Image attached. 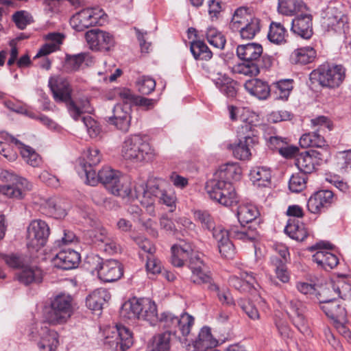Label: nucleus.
Masks as SVG:
<instances>
[{"label": "nucleus", "mask_w": 351, "mask_h": 351, "mask_svg": "<svg viewBox=\"0 0 351 351\" xmlns=\"http://www.w3.org/2000/svg\"><path fill=\"white\" fill-rule=\"evenodd\" d=\"M188 259L192 271V282L197 285H204L210 290H218L200 254L193 251L191 244L184 243L171 247V261L173 266L182 267Z\"/></svg>", "instance_id": "f257e3e1"}, {"label": "nucleus", "mask_w": 351, "mask_h": 351, "mask_svg": "<svg viewBox=\"0 0 351 351\" xmlns=\"http://www.w3.org/2000/svg\"><path fill=\"white\" fill-rule=\"evenodd\" d=\"M119 313L122 319L132 322L144 320L154 325L157 320L156 305L149 298H134L126 301Z\"/></svg>", "instance_id": "f03ea898"}, {"label": "nucleus", "mask_w": 351, "mask_h": 351, "mask_svg": "<svg viewBox=\"0 0 351 351\" xmlns=\"http://www.w3.org/2000/svg\"><path fill=\"white\" fill-rule=\"evenodd\" d=\"M259 215L257 208L252 204L240 205L237 209V218L239 225H232L230 234L233 239L244 241H254L258 237V232L251 226H245V223H252Z\"/></svg>", "instance_id": "7ed1b4c3"}, {"label": "nucleus", "mask_w": 351, "mask_h": 351, "mask_svg": "<svg viewBox=\"0 0 351 351\" xmlns=\"http://www.w3.org/2000/svg\"><path fill=\"white\" fill-rule=\"evenodd\" d=\"M121 156L132 162L149 160L154 156L150 144L141 136L134 134L127 136L122 143Z\"/></svg>", "instance_id": "20e7f679"}, {"label": "nucleus", "mask_w": 351, "mask_h": 351, "mask_svg": "<svg viewBox=\"0 0 351 351\" xmlns=\"http://www.w3.org/2000/svg\"><path fill=\"white\" fill-rule=\"evenodd\" d=\"M209 197L224 206H232L238 202V197L232 182L219 178L215 173L206 184Z\"/></svg>", "instance_id": "39448f33"}, {"label": "nucleus", "mask_w": 351, "mask_h": 351, "mask_svg": "<svg viewBox=\"0 0 351 351\" xmlns=\"http://www.w3.org/2000/svg\"><path fill=\"white\" fill-rule=\"evenodd\" d=\"M98 179L114 195L125 197H129L132 193L130 178L110 167L101 169L98 172Z\"/></svg>", "instance_id": "423d86ee"}, {"label": "nucleus", "mask_w": 351, "mask_h": 351, "mask_svg": "<svg viewBox=\"0 0 351 351\" xmlns=\"http://www.w3.org/2000/svg\"><path fill=\"white\" fill-rule=\"evenodd\" d=\"M71 301L69 295H57L51 301L50 306L45 308L44 322L52 325L66 322L72 313Z\"/></svg>", "instance_id": "0eeeda50"}, {"label": "nucleus", "mask_w": 351, "mask_h": 351, "mask_svg": "<svg viewBox=\"0 0 351 351\" xmlns=\"http://www.w3.org/2000/svg\"><path fill=\"white\" fill-rule=\"evenodd\" d=\"M29 338L35 342L38 351H55L58 346V334L45 322H36L29 328Z\"/></svg>", "instance_id": "6e6552de"}, {"label": "nucleus", "mask_w": 351, "mask_h": 351, "mask_svg": "<svg viewBox=\"0 0 351 351\" xmlns=\"http://www.w3.org/2000/svg\"><path fill=\"white\" fill-rule=\"evenodd\" d=\"M0 179L6 183L0 186V192L10 198L21 199L32 189V184L25 178L19 176L12 171L2 170Z\"/></svg>", "instance_id": "1a4fd4ad"}, {"label": "nucleus", "mask_w": 351, "mask_h": 351, "mask_svg": "<svg viewBox=\"0 0 351 351\" xmlns=\"http://www.w3.org/2000/svg\"><path fill=\"white\" fill-rule=\"evenodd\" d=\"M345 77V69L341 65L323 64L310 74L313 83L317 82L322 86L338 87Z\"/></svg>", "instance_id": "9d476101"}, {"label": "nucleus", "mask_w": 351, "mask_h": 351, "mask_svg": "<svg viewBox=\"0 0 351 351\" xmlns=\"http://www.w3.org/2000/svg\"><path fill=\"white\" fill-rule=\"evenodd\" d=\"M158 320H159L160 326L167 330L165 332H168L171 337L173 336L178 339L180 337L177 335L178 330L181 332L182 336H187L194 323V318L188 313H182L180 317H178L170 312L161 313L160 317H157L156 321Z\"/></svg>", "instance_id": "9b49d317"}, {"label": "nucleus", "mask_w": 351, "mask_h": 351, "mask_svg": "<svg viewBox=\"0 0 351 351\" xmlns=\"http://www.w3.org/2000/svg\"><path fill=\"white\" fill-rule=\"evenodd\" d=\"M258 142V137L254 134L250 125L245 123L238 131V141L230 144L229 148L233 156L239 160L249 159L252 155L251 149Z\"/></svg>", "instance_id": "f8f14e48"}, {"label": "nucleus", "mask_w": 351, "mask_h": 351, "mask_svg": "<svg viewBox=\"0 0 351 351\" xmlns=\"http://www.w3.org/2000/svg\"><path fill=\"white\" fill-rule=\"evenodd\" d=\"M104 344L116 351H125L133 343L130 331L122 325L108 326L104 330Z\"/></svg>", "instance_id": "ddd939ff"}, {"label": "nucleus", "mask_w": 351, "mask_h": 351, "mask_svg": "<svg viewBox=\"0 0 351 351\" xmlns=\"http://www.w3.org/2000/svg\"><path fill=\"white\" fill-rule=\"evenodd\" d=\"M104 12L99 8L84 9L74 14L70 21L77 31H83L93 25H101L106 21Z\"/></svg>", "instance_id": "4468645a"}, {"label": "nucleus", "mask_w": 351, "mask_h": 351, "mask_svg": "<svg viewBox=\"0 0 351 351\" xmlns=\"http://www.w3.org/2000/svg\"><path fill=\"white\" fill-rule=\"evenodd\" d=\"M27 232V246L29 249L36 251L45 245L50 234L48 224L41 219L32 221L28 226Z\"/></svg>", "instance_id": "2eb2a0df"}, {"label": "nucleus", "mask_w": 351, "mask_h": 351, "mask_svg": "<svg viewBox=\"0 0 351 351\" xmlns=\"http://www.w3.org/2000/svg\"><path fill=\"white\" fill-rule=\"evenodd\" d=\"M286 312L293 324L302 333L309 331L308 323L304 315L305 306L302 302L291 298H285Z\"/></svg>", "instance_id": "dca6fc26"}, {"label": "nucleus", "mask_w": 351, "mask_h": 351, "mask_svg": "<svg viewBox=\"0 0 351 351\" xmlns=\"http://www.w3.org/2000/svg\"><path fill=\"white\" fill-rule=\"evenodd\" d=\"M332 247V245L329 243L320 242L309 248L311 251L319 250L313 254V261L325 270L332 269L339 263L337 256L328 251Z\"/></svg>", "instance_id": "f3484780"}, {"label": "nucleus", "mask_w": 351, "mask_h": 351, "mask_svg": "<svg viewBox=\"0 0 351 351\" xmlns=\"http://www.w3.org/2000/svg\"><path fill=\"white\" fill-rule=\"evenodd\" d=\"M85 38L93 50L109 51L114 45L113 36L109 32L99 29H93L85 34Z\"/></svg>", "instance_id": "a211bd4d"}, {"label": "nucleus", "mask_w": 351, "mask_h": 351, "mask_svg": "<svg viewBox=\"0 0 351 351\" xmlns=\"http://www.w3.org/2000/svg\"><path fill=\"white\" fill-rule=\"evenodd\" d=\"M131 107L128 104H118L112 109V115L106 118V121L118 130L127 132L130 126Z\"/></svg>", "instance_id": "6ab92c4d"}, {"label": "nucleus", "mask_w": 351, "mask_h": 351, "mask_svg": "<svg viewBox=\"0 0 351 351\" xmlns=\"http://www.w3.org/2000/svg\"><path fill=\"white\" fill-rule=\"evenodd\" d=\"M49 86L56 102H63L67 105L71 100L72 88L65 77L60 75L51 77Z\"/></svg>", "instance_id": "aec40b11"}, {"label": "nucleus", "mask_w": 351, "mask_h": 351, "mask_svg": "<svg viewBox=\"0 0 351 351\" xmlns=\"http://www.w3.org/2000/svg\"><path fill=\"white\" fill-rule=\"evenodd\" d=\"M313 16L307 9L299 12L291 22V31L304 39L310 38L313 35Z\"/></svg>", "instance_id": "412c9836"}, {"label": "nucleus", "mask_w": 351, "mask_h": 351, "mask_svg": "<svg viewBox=\"0 0 351 351\" xmlns=\"http://www.w3.org/2000/svg\"><path fill=\"white\" fill-rule=\"evenodd\" d=\"M230 237L233 238L230 234V229L226 230L219 227L214 230L213 238L217 242L219 252L226 258H232L235 254V248Z\"/></svg>", "instance_id": "4be33fe9"}, {"label": "nucleus", "mask_w": 351, "mask_h": 351, "mask_svg": "<svg viewBox=\"0 0 351 351\" xmlns=\"http://www.w3.org/2000/svg\"><path fill=\"white\" fill-rule=\"evenodd\" d=\"M166 184L167 182L165 180L155 178L153 184L150 185L148 189L145 182L143 181L141 183L136 184L134 186L136 197L137 199L141 197L145 198L152 195L155 197L158 198L167 191L165 189Z\"/></svg>", "instance_id": "5701e85b"}, {"label": "nucleus", "mask_w": 351, "mask_h": 351, "mask_svg": "<svg viewBox=\"0 0 351 351\" xmlns=\"http://www.w3.org/2000/svg\"><path fill=\"white\" fill-rule=\"evenodd\" d=\"M123 273L121 264L116 260L110 259L104 261L97 276L101 280L110 282L119 280Z\"/></svg>", "instance_id": "b1692460"}, {"label": "nucleus", "mask_w": 351, "mask_h": 351, "mask_svg": "<svg viewBox=\"0 0 351 351\" xmlns=\"http://www.w3.org/2000/svg\"><path fill=\"white\" fill-rule=\"evenodd\" d=\"M324 155L315 150L304 152L300 154L295 159V165L300 172L306 175L315 170V160H324Z\"/></svg>", "instance_id": "393cba45"}, {"label": "nucleus", "mask_w": 351, "mask_h": 351, "mask_svg": "<svg viewBox=\"0 0 351 351\" xmlns=\"http://www.w3.org/2000/svg\"><path fill=\"white\" fill-rule=\"evenodd\" d=\"M80 261V254L70 249L61 250L53 259L55 266L63 270H69L77 267Z\"/></svg>", "instance_id": "a878e982"}, {"label": "nucleus", "mask_w": 351, "mask_h": 351, "mask_svg": "<svg viewBox=\"0 0 351 351\" xmlns=\"http://www.w3.org/2000/svg\"><path fill=\"white\" fill-rule=\"evenodd\" d=\"M40 211L43 215L55 219H62L66 215L65 208L62 206L60 201L56 197L41 199Z\"/></svg>", "instance_id": "bb28decb"}, {"label": "nucleus", "mask_w": 351, "mask_h": 351, "mask_svg": "<svg viewBox=\"0 0 351 351\" xmlns=\"http://www.w3.org/2000/svg\"><path fill=\"white\" fill-rule=\"evenodd\" d=\"M237 54L240 59L245 62L258 63L263 55V47L260 44L255 43L241 45L237 48Z\"/></svg>", "instance_id": "cd10ccee"}, {"label": "nucleus", "mask_w": 351, "mask_h": 351, "mask_svg": "<svg viewBox=\"0 0 351 351\" xmlns=\"http://www.w3.org/2000/svg\"><path fill=\"white\" fill-rule=\"evenodd\" d=\"M110 298V295L106 289H98L86 298V304L89 309L100 311Z\"/></svg>", "instance_id": "c85d7f7f"}, {"label": "nucleus", "mask_w": 351, "mask_h": 351, "mask_svg": "<svg viewBox=\"0 0 351 351\" xmlns=\"http://www.w3.org/2000/svg\"><path fill=\"white\" fill-rule=\"evenodd\" d=\"M18 280L28 285L32 283H39L43 279V272L37 267L24 266L16 274Z\"/></svg>", "instance_id": "c756f323"}, {"label": "nucleus", "mask_w": 351, "mask_h": 351, "mask_svg": "<svg viewBox=\"0 0 351 351\" xmlns=\"http://www.w3.org/2000/svg\"><path fill=\"white\" fill-rule=\"evenodd\" d=\"M244 87L250 95L259 99H267L271 91L270 88L265 82L256 78L246 81Z\"/></svg>", "instance_id": "7c9ffc66"}, {"label": "nucleus", "mask_w": 351, "mask_h": 351, "mask_svg": "<svg viewBox=\"0 0 351 351\" xmlns=\"http://www.w3.org/2000/svg\"><path fill=\"white\" fill-rule=\"evenodd\" d=\"M343 14L335 7L328 6L322 14L323 23L335 31L343 25Z\"/></svg>", "instance_id": "2f4dec72"}, {"label": "nucleus", "mask_w": 351, "mask_h": 351, "mask_svg": "<svg viewBox=\"0 0 351 351\" xmlns=\"http://www.w3.org/2000/svg\"><path fill=\"white\" fill-rule=\"evenodd\" d=\"M66 107L70 115L75 120H77L82 114L90 113L93 111L90 101L86 97H80L75 101L71 99Z\"/></svg>", "instance_id": "473e14b6"}, {"label": "nucleus", "mask_w": 351, "mask_h": 351, "mask_svg": "<svg viewBox=\"0 0 351 351\" xmlns=\"http://www.w3.org/2000/svg\"><path fill=\"white\" fill-rule=\"evenodd\" d=\"M9 139L18 146L23 158L28 165L32 167H38L40 165L41 158L33 148L24 145L12 136H9Z\"/></svg>", "instance_id": "72a5a7b5"}, {"label": "nucleus", "mask_w": 351, "mask_h": 351, "mask_svg": "<svg viewBox=\"0 0 351 351\" xmlns=\"http://www.w3.org/2000/svg\"><path fill=\"white\" fill-rule=\"evenodd\" d=\"M217 345V341L213 338L208 327H203L201 329L197 339L193 343L194 348L198 351L210 350Z\"/></svg>", "instance_id": "f704fd0d"}, {"label": "nucleus", "mask_w": 351, "mask_h": 351, "mask_svg": "<svg viewBox=\"0 0 351 351\" xmlns=\"http://www.w3.org/2000/svg\"><path fill=\"white\" fill-rule=\"evenodd\" d=\"M257 19L255 17L247 8L241 7L237 8L230 23V27L232 31H237L241 26H245L246 24L252 21L253 19Z\"/></svg>", "instance_id": "c9c22d12"}, {"label": "nucleus", "mask_w": 351, "mask_h": 351, "mask_svg": "<svg viewBox=\"0 0 351 351\" xmlns=\"http://www.w3.org/2000/svg\"><path fill=\"white\" fill-rule=\"evenodd\" d=\"M307 9L302 0H279L278 11L285 15H298L299 12Z\"/></svg>", "instance_id": "e433bc0d"}, {"label": "nucleus", "mask_w": 351, "mask_h": 351, "mask_svg": "<svg viewBox=\"0 0 351 351\" xmlns=\"http://www.w3.org/2000/svg\"><path fill=\"white\" fill-rule=\"evenodd\" d=\"M250 178L255 186H268L271 183L270 169L264 167H254L250 171Z\"/></svg>", "instance_id": "4c0bfd02"}, {"label": "nucleus", "mask_w": 351, "mask_h": 351, "mask_svg": "<svg viewBox=\"0 0 351 351\" xmlns=\"http://www.w3.org/2000/svg\"><path fill=\"white\" fill-rule=\"evenodd\" d=\"M316 52L313 47L307 46L293 51L290 59L294 64H306L312 62L315 58Z\"/></svg>", "instance_id": "58836bf2"}, {"label": "nucleus", "mask_w": 351, "mask_h": 351, "mask_svg": "<svg viewBox=\"0 0 351 351\" xmlns=\"http://www.w3.org/2000/svg\"><path fill=\"white\" fill-rule=\"evenodd\" d=\"M321 308L325 313L326 316L335 321L336 319L346 320L347 312L344 307L337 301L326 302L321 305Z\"/></svg>", "instance_id": "ea45409f"}, {"label": "nucleus", "mask_w": 351, "mask_h": 351, "mask_svg": "<svg viewBox=\"0 0 351 351\" xmlns=\"http://www.w3.org/2000/svg\"><path fill=\"white\" fill-rule=\"evenodd\" d=\"M285 231L291 239L298 241H304L308 236L304 224L296 219H289Z\"/></svg>", "instance_id": "a19ab883"}, {"label": "nucleus", "mask_w": 351, "mask_h": 351, "mask_svg": "<svg viewBox=\"0 0 351 351\" xmlns=\"http://www.w3.org/2000/svg\"><path fill=\"white\" fill-rule=\"evenodd\" d=\"M171 340L170 334L163 332L152 337L147 351H168Z\"/></svg>", "instance_id": "79ce46f5"}, {"label": "nucleus", "mask_w": 351, "mask_h": 351, "mask_svg": "<svg viewBox=\"0 0 351 351\" xmlns=\"http://www.w3.org/2000/svg\"><path fill=\"white\" fill-rule=\"evenodd\" d=\"M241 169L234 163H227L220 167L216 172L223 180L232 182V180H239L241 177Z\"/></svg>", "instance_id": "37998d69"}, {"label": "nucleus", "mask_w": 351, "mask_h": 351, "mask_svg": "<svg viewBox=\"0 0 351 351\" xmlns=\"http://www.w3.org/2000/svg\"><path fill=\"white\" fill-rule=\"evenodd\" d=\"M300 144L303 147H316L323 148L326 144L324 137L318 131L303 134L300 138Z\"/></svg>", "instance_id": "c03bdc74"}, {"label": "nucleus", "mask_w": 351, "mask_h": 351, "mask_svg": "<svg viewBox=\"0 0 351 351\" xmlns=\"http://www.w3.org/2000/svg\"><path fill=\"white\" fill-rule=\"evenodd\" d=\"M190 49L195 60H210L213 56L208 46L201 40L192 42L191 43Z\"/></svg>", "instance_id": "a18cd8bd"}, {"label": "nucleus", "mask_w": 351, "mask_h": 351, "mask_svg": "<svg viewBox=\"0 0 351 351\" xmlns=\"http://www.w3.org/2000/svg\"><path fill=\"white\" fill-rule=\"evenodd\" d=\"M62 38L63 36L60 34L51 33L48 34L47 39L50 42L43 45L40 49L34 58H36L40 56H44L54 51L58 48V45L62 43Z\"/></svg>", "instance_id": "49530a36"}, {"label": "nucleus", "mask_w": 351, "mask_h": 351, "mask_svg": "<svg viewBox=\"0 0 351 351\" xmlns=\"http://www.w3.org/2000/svg\"><path fill=\"white\" fill-rule=\"evenodd\" d=\"M336 170L343 173L351 169V150L339 152L335 160Z\"/></svg>", "instance_id": "de8ad7c7"}, {"label": "nucleus", "mask_w": 351, "mask_h": 351, "mask_svg": "<svg viewBox=\"0 0 351 351\" xmlns=\"http://www.w3.org/2000/svg\"><path fill=\"white\" fill-rule=\"evenodd\" d=\"M338 287L336 282H330L326 284V287L322 288L319 293L320 297V303L324 305L326 302H334L338 298Z\"/></svg>", "instance_id": "09e8293b"}, {"label": "nucleus", "mask_w": 351, "mask_h": 351, "mask_svg": "<svg viewBox=\"0 0 351 351\" xmlns=\"http://www.w3.org/2000/svg\"><path fill=\"white\" fill-rule=\"evenodd\" d=\"M93 166L94 165H87L86 163L80 162L77 167L78 173L82 176H84L86 178V182L91 186H95L99 182L98 173H97L93 169Z\"/></svg>", "instance_id": "8fccbe9b"}, {"label": "nucleus", "mask_w": 351, "mask_h": 351, "mask_svg": "<svg viewBox=\"0 0 351 351\" xmlns=\"http://www.w3.org/2000/svg\"><path fill=\"white\" fill-rule=\"evenodd\" d=\"M232 72L234 73L242 74L244 75L255 76L257 75L259 71V64L256 62H243L235 64L232 67Z\"/></svg>", "instance_id": "3c124183"}, {"label": "nucleus", "mask_w": 351, "mask_h": 351, "mask_svg": "<svg viewBox=\"0 0 351 351\" xmlns=\"http://www.w3.org/2000/svg\"><path fill=\"white\" fill-rule=\"evenodd\" d=\"M216 85L220 91L228 97H234L237 94L236 82L227 77L218 78Z\"/></svg>", "instance_id": "603ef678"}, {"label": "nucleus", "mask_w": 351, "mask_h": 351, "mask_svg": "<svg viewBox=\"0 0 351 351\" xmlns=\"http://www.w3.org/2000/svg\"><path fill=\"white\" fill-rule=\"evenodd\" d=\"M285 28L280 23L272 22L267 36L271 42L280 44L285 41Z\"/></svg>", "instance_id": "864d4df0"}, {"label": "nucleus", "mask_w": 351, "mask_h": 351, "mask_svg": "<svg viewBox=\"0 0 351 351\" xmlns=\"http://www.w3.org/2000/svg\"><path fill=\"white\" fill-rule=\"evenodd\" d=\"M260 31V20L257 18L250 21L246 25L241 26L237 32H239L241 38L252 39Z\"/></svg>", "instance_id": "5fc2aeb1"}, {"label": "nucleus", "mask_w": 351, "mask_h": 351, "mask_svg": "<svg viewBox=\"0 0 351 351\" xmlns=\"http://www.w3.org/2000/svg\"><path fill=\"white\" fill-rule=\"evenodd\" d=\"M292 82L291 80H282L273 84V88L276 89V99H287L293 88Z\"/></svg>", "instance_id": "6e6d98bb"}, {"label": "nucleus", "mask_w": 351, "mask_h": 351, "mask_svg": "<svg viewBox=\"0 0 351 351\" xmlns=\"http://www.w3.org/2000/svg\"><path fill=\"white\" fill-rule=\"evenodd\" d=\"M206 36L208 42L217 49H223L226 45V39L223 34L216 28L209 27L207 29Z\"/></svg>", "instance_id": "4d7b16f0"}, {"label": "nucleus", "mask_w": 351, "mask_h": 351, "mask_svg": "<svg viewBox=\"0 0 351 351\" xmlns=\"http://www.w3.org/2000/svg\"><path fill=\"white\" fill-rule=\"evenodd\" d=\"M306 176L302 173L293 174L289 179V188L293 193H299L306 188Z\"/></svg>", "instance_id": "13d9d810"}, {"label": "nucleus", "mask_w": 351, "mask_h": 351, "mask_svg": "<svg viewBox=\"0 0 351 351\" xmlns=\"http://www.w3.org/2000/svg\"><path fill=\"white\" fill-rule=\"evenodd\" d=\"M138 91L143 95H149L156 87L155 80L149 76H141L136 81Z\"/></svg>", "instance_id": "bf43d9fd"}, {"label": "nucleus", "mask_w": 351, "mask_h": 351, "mask_svg": "<svg viewBox=\"0 0 351 351\" xmlns=\"http://www.w3.org/2000/svg\"><path fill=\"white\" fill-rule=\"evenodd\" d=\"M194 215L195 219L201 223L202 228L211 231L213 234L215 229H217L219 227H215L213 218L207 211L197 210L195 212Z\"/></svg>", "instance_id": "052dcab7"}, {"label": "nucleus", "mask_w": 351, "mask_h": 351, "mask_svg": "<svg viewBox=\"0 0 351 351\" xmlns=\"http://www.w3.org/2000/svg\"><path fill=\"white\" fill-rule=\"evenodd\" d=\"M16 25L21 29H23L28 24L32 22V16L26 11H18L12 16Z\"/></svg>", "instance_id": "680f3d73"}, {"label": "nucleus", "mask_w": 351, "mask_h": 351, "mask_svg": "<svg viewBox=\"0 0 351 351\" xmlns=\"http://www.w3.org/2000/svg\"><path fill=\"white\" fill-rule=\"evenodd\" d=\"M88 56V55L86 53H81L77 55L67 56L66 66L70 69L71 71H77L80 69Z\"/></svg>", "instance_id": "e2e57ef3"}, {"label": "nucleus", "mask_w": 351, "mask_h": 351, "mask_svg": "<svg viewBox=\"0 0 351 351\" xmlns=\"http://www.w3.org/2000/svg\"><path fill=\"white\" fill-rule=\"evenodd\" d=\"M146 269L147 271L152 274H160L162 271V263L159 259H158L154 254L152 255H146Z\"/></svg>", "instance_id": "0e129e2a"}, {"label": "nucleus", "mask_w": 351, "mask_h": 351, "mask_svg": "<svg viewBox=\"0 0 351 351\" xmlns=\"http://www.w3.org/2000/svg\"><path fill=\"white\" fill-rule=\"evenodd\" d=\"M239 306L245 314L252 319H258L259 318V313L254 304L246 300H241Z\"/></svg>", "instance_id": "69168bd1"}, {"label": "nucleus", "mask_w": 351, "mask_h": 351, "mask_svg": "<svg viewBox=\"0 0 351 351\" xmlns=\"http://www.w3.org/2000/svg\"><path fill=\"white\" fill-rule=\"evenodd\" d=\"M103 263L104 261L102 258L95 254L87 256L86 259V264L88 265L87 269H88L93 274L96 272L98 275V271L102 266Z\"/></svg>", "instance_id": "338daca9"}, {"label": "nucleus", "mask_w": 351, "mask_h": 351, "mask_svg": "<svg viewBox=\"0 0 351 351\" xmlns=\"http://www.w3.org/2000/svg\"><path fill=\"white\" fill-rule=\"evenodd\" d=\"M86 235L90 239L93 243L101 242L104 243L110 237L106 229L90 230L86 233Z\"/></svg>", "instance_id": "774afa93"}]
</instances>
